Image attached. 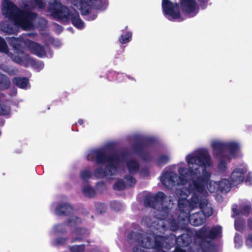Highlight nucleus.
<instances>
[{
	"label": "nucleus",
	"instance_id": "59",
	"mask_svg": "<svg viewBox=\"0 0 252 252\" xmlns=\"http://www.w3.org/2000/svg\"><path fill=\"white\" fill-rule=\"evenodd\" d=\"M42 21H43L44 24H46V21L45 19H42Z\"/></svg>",
	"mask_w": 252,
	"mask_h": 252
},
{
	"label": "nucleus",
	"instance_id": "7",
	"mask_svg": "<svg viewBox=\"0 0 252 252\" xmlns=\"http://www.w3.org/2000/svg\"><path fill=\"white\" fill-rule=\"evenodd\" d=\"M71 4L74 10L71 12L68 9L70 13L76 12L78 14L76 11V9H78L81 11L83 15L89 14L87 17L89 20H93L96 18V15H90L92 9L105 10L108 5V0H72ZM78 17H79V15H78ZM79 18L81 20L80 17Z\"/></svg>",
	"mask_w": 252,
	"mask_h": 252
},
{
	"label": "nucleus",
	"instance_id": "35",
	"mask_svg": "<svg viewBox=\"0 0 252 252\" xmlns=\"http://www.w3.org/2000/svg\"><path fill=\"white\" fill-rule=\"evenodd\" d=\"M66 222L68 226L72 227L77 224H81L82 220L80 218L76 217L72 219H68Z\"/></svg>",
	"mask_w": 252,
	"mask_h": 252
},
{
	"label": "nucleus",
	"instance_id": "23",
	"mask_svg": "<svg viewBox=\"0 0 252 252\" xmlns=\"http://www.w3.org/2000/svg\"><path fill=\"white\" fill-rule=\"evenodd\" d=\"M126 167L130 174L134 175L137 173L140 168V165L137 161L135 159H131L126 163Z\"/></svg>",
	"mask_w": 252,
	"mask_h": 252
},
{
	"label": "nucleus",
	"instance_id": "37",
	"mask_svg": "<svg viewBox=\"0 0 252 252\" xmlns=\"http://www.w3.org/2000/svg\"><path fill=\"white\" fill-rule=\"evenodd\" d=\"M32 3L31 8L37 6L39 8L42 9L45 7V3L44 0H31Z\"/></svg>",
	"mask_w": 252,
	"mask_h": 252
},
{
	"label": "nucleus",
	"instance_id": "1",
	"mask_svg": "<svg viewBox=\"0 0 252 252\" xmlns=\"http://www.w3.org/2000/svg\"><path fill=\"white\" fill-rule=\"evenodd\" d=\"M186 160L189 169L179 167L178 173L180 176L173 172H166L162 175L161 182L166 188L171 189L180 184L186 185L190 178L194 189L198 192L203 191L211 177L206 169L212 165L210 155L207 151L199 152L195 155H188Z\"/></svg>",
	"mask_w": 252,
	"mask_h": 252
},
{
	"label": "nucleus",
	"instance_id": "29",
	"mask_svg": "<svg viewBox=\"0 0 252 252\" xmlns=\"http://www.w3.org/2000/svg\"><path fill=\"white\" fill-rule=\"evenodd\" d=\"M72 233L77 236L81 237L82 239L88 236L87 229L83 227H76Z\"/></svg>",
	"mask_w": 252,
	"mask_h": 252
},
{
	"label": "nucleus",
	"instance_id": "44",
	"mask_svg": "<svg viewBox=\"0 0 252 252\" xmlns=\"http://www.w3.org/2000/svg\"><path fill=\"white\" fill-rule=\"evenodd\" d=\"M25 67L31 66L33 68L36 69L37 71H39L44 67V64H21Z\"/></svg>",
	"mask_w": 252,
	"mask_h": 252
},
{
	"label": "nucleus",
	"instance_id": "15",
	"mask_svg": "<svg viewBox=\"0 0 252 252\" xmlns=\"http://www.w3.org/2000/svg\"><path fill=\"white\" fill-rule=\"evenodd\" d=\"M118 168L109 167L106 168V166L104 169L101 167L96 168L94 172V176L98 179H103L107 176H113L117 171Z\"/></svg>",
	"mask_w": 252,
	"mask_h": 252
},
{
	"label": "nucleus",
	"instance_id": "43",
	"mask_svg": "<svg viewBox=\"0 0 252 252\" xmlns=\"http://www.w3.org/2000/svg\"><path fill=\"white\" fill-rule=\"evenodd\" d=\"M245 245L249 249L252 248V233L245 235Z\"/></svg>",
	"mask_w": 252,
	"mask_h": 252
},
{
	"label": "nucleus",
	"instance_id": "10",
	"mask_svg": "<svg viewBox=\"0 0 252 252\" xmlns=\"http://www.w3.org/2000/svg\"><path fill=\"white\" fill-rule=\"evenodd\" d=\"M162 8L166 17L169 20H183L180 17L179 7L177 3L171 2L169 0H162Z\"/></svg>",
	"mask_w": 252,
	"mask_h": 252
},
{
	"label": "nucleus",
	"instance_id": "21",
	"mask_svg": "<svg viewBox=\"0 0 252 252\" xmlns=\"http://www.w3.org/2000/svg\"><path fill=\"white\" fill-rule=\"evenodd\" d=\"M177 245L180 247H187L191 242V237L188 234L184 233L179 235L176 240Z\"/></svg>",
	"mask_w": 252,
	"mask_h": 252
},
{
	"label": "nucleus",
	"instance_id": "48",
	"mask_svg": "<svg viewBox=\"0 0 252 252\" xmlns=\"http://www.w3.org/2000/svg\"><path fill=\"white\" fill-rule=\"evenodd\" d=\"M234 240L236 246L240 247L242 245L243 241L242 237L239 234H235Z\"/></svg>",
	"mask_w": 252,
	"mask_h": 252
},
{
	"label": "nucleus",
	"instance_id": "9",
	"mask_svg": "<svg viewBox=\"0 0 252 252\" xmlns=\"http://www.w3.org/2000/svg\"><path fill=\"white\" fill-rule=\"evenodd\" d=\"M166 198L165 194L162 191H158L154 195H147L144 198V206L146 208L162 209Z\"/></svg>",
	"mask_w": 252,
	"mask_h": 252
},
{
	"label": "nucleus",
	"instance_id": "6",
	"mask_svg": "<svg viewBox=\"0 0 252 252\" xmlns=\"http://www.w3.org/2000/svg\"><path fill=\"white\" fill-rule=\"evenodd\" d=\"M221 232V227L220 225L214 226L211 229L204 225L196 232L195 236L200 240L202 252H218L216 246L211 241L219 236Z\"/></svg>",
	"mask_w": 252,
	"mask_h": 252
},
{
	"label": "nucleus",
	"instance_id": "16",
	"mask_svg": "<svg viewBox=\"0 0 252 252\" xmlns=\"http://www.w3.org/2000/svg\"><path fill=\"white\" fill-rule=\"evenodd\" d=\"M245 172L243 169L236 168L231 173L230 179L234 185H238L244 181Z\"/></svg>",
	"mask_w": 252,
	"mask_h": 252
},
{
	"label": "nucleus",
	"instance_id": "30",
	"mask_svg": "<svg viewBox=\"0 0 252 252\" xmlns=\"http://www.w3.org/2000/svg\"><path fill=\"white\" fill-rule=\"evenodd\" d=\"M83 193L84 195L89 198L94 197L95 195L94 189L91 186H86L83 189Z\"/></svg>",
	"mask_w": 252,
	"mask_h": 252
},
{
	"label": "nucleus",
	"instance_id": "57",
	"mask_svg": "<svg viewBox=\"0 0 252 252\" xmlns=\"http://www.w3.org/2000/svg\"><path fill=\"white\" fill-rule=\"evenodd\" d=\"M83 122H84L82 119H79L78 121V123L80 125H82L83 124Z\"/></svg>",
	"mask_w": 252,
	"mask_h": 252
},
{
	"label": "nucleus",
	"instance_id": "25",
	"mask_svg": "<svg viewBox=\"0 0 252 252\" xmlns=\"http://www.w3.org/2000/svg\"><path fill=\"white\" fill-rule=\"evenodd\" d=\"M127 239L132 243L142 242L143 235L140 232L132 231L128 234Z\"/></svg>",
	"mask_w": 252,
	"mask_h": 252
},
{
	"label": "nucleus",
	"instance_id": "36",
	"mask_svg": "<svg viewBox=\"0 0 252 252\" xmlns=\"http://www.w3.org/2000/svg\"><path fill=\"white\" fill-rule=\"evenodd\" d=\"M69 250L71 252H83L85 250V245L84 244L73 245L70 246Z\"/></svg>",
	"mask_w": 252,
	"mask_h": 252
},
{
	"label": "nucleus",
	"instance_id": "49",
	"mask_svg": "<svg viewBox=\"0 0 252 252\" xmlns=\"http://www.w3.org/2000/svg\"><path fill=\"white\" fill-rule=\"evenodd\" d=\"M9 111L6 106L0 104V116H5L9 114Z\"/></svg>",
	"mask_w": 252,
	"mask_h": 252
},
{
	"label": "nucleus",
	"instance_id": "11",
	"mask_svg": "<svg viewBox=\"0 0 252 252\" xmlns=\"http://www.w3.org/2000/svg\"><path fill=\"white\" fill-rule=\"evenodd\" d=\"M181 8L190 17L195 16L198 12V5L195 0H181Z\"/></svg>",
	"mask_w": 252,
	"mask_h": 252
},
{
	"label": "nucleus",
	"instance_id": "51",
	"mask_svg": "<svg viewBox=\"0 0 252 252\" xmlns=\"http://www.w3.org/2000/svg\"><path fill=\"white\" fill-rule=\"evenodd\" d=\"M83 239L81 237L77 236L76 237L73 238L71 240V243H74L76 242H82Z\"/></svg>",
	"mask_w": 252,
	"mask_h": 252
},
{
	"label": "nucleus",
	"instance_id": "20",
	"mask_svg": "<svg viewBox=\"0 0 252 252\" xmlns=\"http://www.w3.org/2000/svg\"><path fill=\"white\" fill-rule=\"evenodd\" d=\"M193 193L192 195V196L190 198V201H189V207L191 209H193L197 207L198 205L199 204V207L201 209L203 208L202 204L201 202H200L201 200V196L199 193H202V192H198L194 189V187H193Z\"/></svg>",
	"mask_w": 252,
	"mask_h": 252
},
{
	"label": "nucleus",
	"instance_id": "61",
	"mask_svg": "<svg viewBox=\"0 0 252 252\" xmlns=\"http://www.w3.org/2000/svg\"><path fill=\"white\" fill-rule=\"evenodd\" d=\"M88 243L89 244L90 243V241L89 240H88Z\"/></svg>",
	"mask_w": 252,
	"mask_h": 252
},
{
	"label": "nucleus",
	"instance_id": "55",
	"mask_svg": "<svg viewBox=\"0 0 252 252\" xmlns=\"http://www.w3.org/2000/svg\"><path fill=\"white\" fill-rule=\"evenodd\" d=\"M150 220V218L148 216H144L143 217L142 221L146 222L147 221H148Z\"/></svg>",
	"mask_w": 252,
	"mask_h": 252
},
{
	"label": "nucleus",
	"instance_id": "42",
	"mask_svg": "<svg viewBox=\"0 0 252 252\" xmlns=\"http://www.w3.org/2000/svg\"><path fill=\"white\" fill-rule=\"evenodd\" d=\"M0 52L8 54V49L5 40L0 37Z\"/></svg>",
	"mask_w": 252,
	"mask_h": 252
},
{
	"label": "nucleus",
	"instance_id": "50",
	"mask_svg": "<svg viewBox=\"0 0 252 252\" xmlns=\"http://www.w3.org/2000/svg\"><path fill=\"white\" fill-rule=\"evenodd\" d=\"M247 227L250 230L252 231V217H250L247 220Z\"/></svg>",
	"mask_w": 252,
	"mask_h": 252
},
{
	"label": "nucleus",
	"instance_id": "13",
	"mask_svg": "<svg viewBox=\"0 0 252 252\" xmlns=\"http://www.w3.org/2000/svg\"><path fill=\"white\" fill-rule=\"evenodd\" d=\"M212 147L213 149V154L215 157L225 158L229 160L231 159L229 156L224 155L226 151V143L214 141L212 143Z\"/></svg>",
	"mask_w": 252,
	"mask_h": 252
},
{
	"label": "nucleus",
	"instance_id": "19",
	"mask_svg": "<svg viewBox=\"0 0 252 252\" xmlns=\"http://www.w3.org/2000/svg\"><path fill=\"white\" fill-rule=\"evenodd\" d=\"M11 58L12 61L16 63H34L32 59L28 55L23 52L16 53V55H12Z\"/></svg>",
	"mask_w": 252,
	"mask_h": 252
},
{
	"label": "nucleus",
	"instance_id": "5",
	"mask_svg": "<svg viewBox=\"0 0 252 252\" xmlns=\"http://www.w3.org/2000/svg\"><path fill=\"white\" fill-rule=\"evenodd\" d=\"M32 34V33L24 34L19 38L11 37L8 38L7 39L9 44L15 50H20L27 47L32 54L38 57L44 58L50 56L51 54L47 46L44 47L39 43L32 41L27 38V36H31Z\"/></svg>",
	"mask_w": 252,
	"mask_h": 252
},
{
	"label": "nucleus",
	"instance_id": "32",
	"mask_svg": "<svg viewBox=\"0 0 252 252\" xmlns=\"http://www.w3.org/2000/svg\"><path fill=\"white\" fill-rule=\"evenodd\" d=\"M169 161V157L168 155H161L157 159V164L159 166H162L166 164Z\"/></svg>",
	"mask_w": 252,
	"mask_h": 252
},
{
	"label": "nucleus",
	"instance_id": "58",
	"mask_svg": "<svg viewBox=\"0 0 252 252\" xmlns=\"http://www.w3.org/2000/svg\"><path fill=\"white\" fill-rule=\"evenodd\" d=\"M102 205L101 203H98L96 205V207L97 209H98V207H100V206H102Z\"/></svg>",
	"mask_w": 252,
	"mask_h": 252
},
{
	"label": "nucleus",
	"instance_id": "52",
	"mask_svg": "<svg viewBox=\"0 0 252 252\" xmlns=\"http://www.w3.org/2000/svg\"><path fill=\"white\" fill-rule=\"evenodd\" d=\"M149 172L148 169H143L141 170V174H143L145 176H148L149 175Z\"/></svg>",
	"mask_w": 252,
	"mask_h": 252
},
{
	"label": "nucleus",
	"instance_id": "26",
	"mask_svg": "<svg viewBox=\"0 0 252 252\" xmlns=\"http://www.w3.org/2000/svg\"><path fill=\"white\" fill-rule=\"evenodd\" d=\"M11 83L9 78L5 75L0 73V90L9 89Z\"/></svg>",
	"mask_w": 252,
	"mask_h": 252
},
{
	"label": "nucleus",
	"instance_id": "60",
	"mask_svg": "<svg viewBox=\"0 0 252 252\" xmlns=\"http://www.w3.org/2000/svg\"><path fill=\"white\" fill-rule=\"evenodd\" d=\"M128 78H129V79H131V80H133L134 81H135V79L134 78H130V77H129V76H128Z\"/></svg>",
	"mask_w": 252,
	"mask_h": 252
},
{
	"label": "nucleus",
	"instance_id": "4",
	"mask_svg": "<svg viewBox=\"0 0 252 252\" xmlns=\"http://www.w3.org/2000/svg\"><path fill=\"white\" fill-rule=\"evenodd\" d=\"M126 153L122 152L120 154L111 153L104 148L93 150L87 156V159L90 161L94 160L98 165L107 164L106 168L109 167L118 168L121 162V158H125Z\"/></svg>",
	"mask_w": 252,
	"mask_h": 252
},
{
	"label": "nucleus",
	"instance_id": "18",
	"mask_svg": "<svg viewBox=\"0 0 252 252\" xmlns=\"http://www.w3.org/2000/svg\"><path fill=\"white\" fill-rule=\"evenodd\" d=\"M240 150V144L235 141L226 143V151L229 154L230 158H235Z\"/></svg>",
	"mask_w": 252,
	"mask_h": 252
},
{
	"label": "nucleus",
	"instance_id": "45",
	"mask_svg": "<svg viewBox=\"0 0 252 252\" xmlns=\"http://www.w3.org/2000/svg\"><path fill=\"white\" fill-rule=\"evenodd\" d=\"M110 206L112 209L116 211H120L122 208L121 204L117 201H112L110 203Z\"/></svg>",
	"mask_w": 252,
	"mask_h": 252
},
{
	"label": "nucleus",
	"instance_id": "41",
	"mask_svg": "<svg viewBox=\"0 0 252 252\" xmlns=\"http://www.w3.org/2000/svg\"><path fill=\"white\" fill-rule=\"evenodd\" d=\"M189 205V201L186 199H179L178 200V206L181 211H184Z\"/></svg>",
	"mask_w": 252,
	"mask_h": 252
},
{
	"label": "nucleus",
	"instance_id": "54",
	"mask_svg": "<svg viewBox=\"0 0 252 252\" xmlns=\"http://www.w3.org/2000/svg\"><path fill=\"white\" fill-rule=\"evenodd\" d=\"M173 252H186V251L180 248L176 247Z\"/></svg>",
	"mask_w": 252,
	"mask_h": 252
},
{
	"label": "nucleus",
	"instance_id": "3",
	"mask_svg": "<svg viewBox=\"0 0 252 252\" xmlns=\"http://www.w3.org/2000/svg\"><path fill=\"white\" fill-rule=\"evenodd\" d=\"M48 11L55 19L63 21H71L72 24L78 29L84 28V23L79 18L76 12L70 13L68 8L63 6L59 0H51L48 6Z\"/></svg>",
	"mask_w": 252,
	"mask_h": 252
},
{
	"label": "nucleus",
	"instance_id": "8",
	"mask_svg": "<svg viewBox=\"0 0 252 252\" xmlns=\"http://www.w3.org/2000/svg\"><path fill=\"white\" fill-rule=\"evenodd\" d=\"M155 143V140L153 138H143L133 144V150L143 160L149 161L151 159V156L148 152L145 151V148L153 146Z\"/></svg>",
	"mask_w": 252,
	"mask_h": 252
},
{
	"label": "nucleus",
	"instance_id": "33",
	"mask_svg": "<svg viewBox=\"0 0 252 252\" xmlns=\"http://www.w3.org/2000/svg\"><path fill=\"white\" fill-rule=\"evenodd\" d=\"M132 33L130 32L123 33L119 38L121 44H126L129 42L131 39Z\"/></svg>",
	"mask_w": 252,
	"mask_h": 252
},
{
	"label": "nucleus",
	"instance_id": "47",
	"mask_svg": "<svg viewBox=\"0 0 252 252\" xmlns=\"http://www.w3.org/2000/svg\"><path fill=\"white\" fill-rule=\"evenodd\" d=\"M67 240V238L66 237L57 238L55 240V245L57 246L63 245L66 243Z\"/></svg>",
	"mask_w": 252,
	"mask_h": 252
},
{
	"label": "nucleus",
	"instance_id": "17",
	"mask_svg": "<svg viewBox=\"0 0 252 252\" xmlns=\"http://www.w3.org/2000/svg\"><path fill=\"white\" fill-rule=\"evenodd\" d=\"M73 207L69 204L63 203L58 204L56 208V213L59 216H68L73 211Z\"/></svg>",
	"mask_w": 252,
	"mask_h": 252
},
{
	"label": "nucleus",
	"instance_id": "53",
	"mask_svg": "<svg viewBox=\"0 0 252 252\" xmlns=\"http://www.w3.org/2000/svg\"><path fill=\"white\" fill-rule=\"evenodd\" d=\"M49 39H50V41L53 44H54L55 46H58L60 45V42L59 41H57V43H53V41H54V39H52L51 37H48Z\"/></svg>",
	"mask_w": 252,
	"mask_h": 252
},
{
	"label": "nucleus",
	"instance_id": "34",
	"mask_svg": "<svg viewBox=\"0 0 252 252\" xmlns=\"http://www.w3.org/2000/svg\"><path fill=\"white\" fill-rule=\"evenodd\" d=\"M126 181L127 187H132L134 186L136 183L135 179L130 175H126L124 177Z\"/></svg>",
	"mask_w": 252,
	"mask_h": 252
},
{
	"label": "nucleus",
	"instance_id": "27",
	"mask_svg": "<svg viewBox=\"0 0 252 252\" xmlns=\"http://www.w3.org/2000/svg\"><path fill=\"white\" fill-rule=\"evenodd\" d=\"M234 221V226L236 230L242 232L245 230L246 221L245 220L241 217L237 216Z\"/></svg>",
	"mask_w": 252,
	"mask_h": 252
},
{
	"label": "nucleus",
	"instance_id": "38",
	"mask_svg": "<svg viewBox=\"0 0 252 252\" xmlns=\"http://www.w3.org/2000/svg\"><path fill=\"white\" fill-rule=\"evenodd\" d=\"M92 176L91 171L87 169L83 170L80 172V177L84 181H88Z\"/></svg>",
	"mask_w": 252,
	"mask_h": 252
},
{
	"label": "nucleus",
	"instance_id": "12",
	"mask_svg": "<svg viewBox=\"0 0 252 252\" xmlns=\"http://www.w3.org/2000/svg\"><path fill=\"white\" fill-rule=\"evenodd\" d=\"M213 214V209L210 210V212H198L192 214L189 218L190 223L193 226H200L203 224L206 220V217H210Z\"/></svg>",
	"mask_w": 252,
	"mask_h": 252
},
{
	"label": "nucleus",
	"instance_id": "31",
	"mask_svg": "<svg viewBox=\"0 0 252 252\" xmlns=\"http://www.w3.org/2000/svg\"><path fill=\"white\" fill-rule=\"evenodd\" d=\"M127 187L126 184L123 179L118 180L114 185L113 189L114 190L121 191L125 189Z\"/></svg>",
	"mask_w": 252,
	"mask_h": 252
},
{
	"label": "nucleus",
	"instance_id": "2",
	"mask_svg": "<svg viewBox=\"0 0 252 252\" xmlns=\"http://www.w3.org/2000/svg\"><path fill=\"white\" fill-rule=\"evenodd\" d=\"M2 12L5 17L14 23V28L3 27L1 24L0 27L5 32L9 34H15L18 32L19 28L25 30H29L33 27V21L36 14L30 11L20 10L15 5L9 0H4L2 2Z\"/></svg>",
	"mask_w": 252,
	"mask_h": 252
},
{
	"label": "nucleus",
	"instance_id": "39",
	"mask_svg": "<svg viewBox=\"0 0 252 252\" xmlns=\"http://www.w3.org/2000/svg\"><path fill=\"white\" fill-rule=\"evenodd\" d=\"M54 231L56 234H64L66 231L64 225L63 224H58L55 225Z\"/></svg>",
	"mask_w": 252,
	"mask_h": 252
},
{
	"label": "nucleus",
	"instance_id": "24",
	"mask_svg": "<svg viewBox=\"0 0 252 252\" xmlns=\"http://www.w3.org/2000/svg\"><path fill=\"white\" fill-rule=\"evenodd\" d=\"M218 190L222 193H227L231 189L229 181L226 179H223L218 184Z\"/></svg>",
	"mask_w": 252,
	"mask_h": 252
},
{
	"label": "nucleus",
	"instance_id": "40",
	"mask_svg": "<svg viewBox=\"0 0 252 252\" xmlns=\"http://www.w3.org/2000/svg\"><path fill=\"white\" fill-rule=\"evenodd\" d=\"M222 158L218 163V168L220 172L221 173H224L226 171L227 167V163Z\"/></svg>",
	"mask_w": 252,
	"mask_h": 252
},
{
	"label": "nucleus",
	"instance_id": "22",
	"mask_svg": "<svg viewBox=\"0 0 252 252\" xmlns=\"http://www.w3.org/2000/svg\"><path fill=\"white\" fill-rule=\"evenodd\" d=\"M13 83L21 89H27L29 84V79L27 77L16 76L12 79Z\"/></svg>",
	"mask_w": 252,
	"mask_h": 252
},
{
	"label": "nucleus",
	"instance_id": "46",
	"mask_svg": "<svg viewBox=\"0 0 252 252\" xmlns=\"http://www.w3.org/2000/svg\"><path fill=\"white\" fill-rule=\"evenodd\" d=\"M3 70L10 76L16 75L18 72V70L15 68L6 67Z\"/></svg>",
	"mask_w": 252,
	"mask_h": 252
},
{
	"label": "nucleus",
	"instance_id": "56",
	"mask_svg": "<svg viewBox=\"0 0 252 252\" xmlns=\"http://www.w3.org/2000/svg\"><path fill=\"white\" fill-rule=\"evenodd\" d=\"M250 175L249 174L248 176H247V177L246 179L245 182H250L251 181H250Z\"/></svg>",
	"mask_w": 252,
	"mask_h": 252
},
{
	"label": "nucleus",
	"instance_id": "14",
	"mask_svg": "<svg viewBox=\"0 0 252 252\" xmlns=\"http://www.w3.org/2000/svg\"><path fill=\"white\" fill-rule=\"evenodd\" d=\"M252 206L250 203H244L241 204L238 209L234 207L232 208V217L234 218L240 215H244L248 217L250 214Z\"/></svg>",
	"mask_w": 252,
	"mask_h": 252
},
{
	"label": "nucleus",
	"instance_id": "28",
	"mask_svg": "<svg viewBox=\"0 0 252 252\" xmlns=\"http://www.w3.org/2000/svg\"><path fill=\"white\" fill-rule=\"evenodd\" d=\"M163 237L160 235H157L154 238V244L153 248L156 250L158 252L163 250Z\"/></svg>",
	"mask_w": 252,
	"mask_h": 252
}]
</instances>
